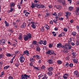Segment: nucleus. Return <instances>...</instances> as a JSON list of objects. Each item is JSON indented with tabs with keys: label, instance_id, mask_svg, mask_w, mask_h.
Segmentation results:
<instances>
[{
	"label": "nucleus",
	"instance_id": "1",
	"mask_svg": "<svg viewBox=\"0 0 79 79\" xmlns=\"http://www.w3.org/2000/svg\"><path fill=\"white\" fill-rule=\"evenodd\" d=\"M62 48H64L63 52L64 53H67L68 51L66 50H70V49H71V46L68 44H65L64 46H63V47H62Z\"/></svg>",
	"mask_w": 79,
	"mask_h": 79
},
{
	"label": "nucleus",
	"instance_id": "2",
	"mask_svg": "<svg viewBox=\"0 0 79 79\" xmlns=\"http://www.w3.org/2000/svg\"><path fill=\"white\" fill-rule=\"evenodd\" d=\"M46 54H47V55H56V53H55V51L51 50H49L48 52H46Z\"/></svg>",
	"mask_w": 79,
	"mask_h": 79
},
{
	"label": "nucleus",
	"instance_id": "3",
	"mask_svg": "<svg viewBox=\"0 0 79 79\" xmlns=\"http://www.w3.org/2000/svg\"><path fill=\"white\" fill-rule=\"evenodd\" d=\"M36 5H37V8H45V6L44 5L37 3Z\"/></svg>",
	"mask_w": 79,
	"mask_h": 79
},
{
	"label": "nucleus",
	"instance_id": "4",
	"mask_svg": "<svg viewBox=\"0 0 79 79\" xmlns=\"http://www.w3.org/2000/svg\"><path fill=\"white\" fill-rule=\"evenodd\" d=\"M19 60L20 61V62L21 63H23L25 60V59L24 58V57L22 56L19 58Z\"/></svg>",
	"mask_w": 79,
	"mask_h": 79
},
{
	"label": "nucleus",
	"instance_id": "5",
	"mask_svg": "<svg viewBox=\"0 0 79 79\" xmlns=\"http://www.w3.org/2000/svg\"><path fill=\"white\" fill-rule=\"evenodd\" d=\"M34 3H33V2H31V7L32 8H35V7H37V4H34Z\"/></svg>",
	"mask_w": 79,
	"mask_h": 79
},
{
	"label": "nucleus",
	"instance_id": "6",
	"mask_svg": "<svg viewBox=\"0 0 79 79\" xmlns=\"http://www.w3.org/2000/svg\"><path fill=\"white\" fill-rule=\"evenodd\" d=\"M5 43V40L4 39H2L0 40V44L1 45H4Z\"/></svg>",
	"mask_w": 79,
	"mask_h": 79
},
{
	"label": "nucleus",
	"instance_id": "7",
	"mask_svg": "<svg viewBox=\"0 0 79 79\" xmlns=\"http://www.w3.org/2000/svg\"><path fill=\"white\" fill-rule=\"evenodd\" d=\"M26 27V23L25 22H24L23 24H22V25L21 26V28H25Z\"/></svg>",
	"mask_w": 79,
	"mask_h": 79
},
{
	"label": "nucleus",
	"instance_id": "8",
	"mask_svg": "<svg viewBox=\"0 0 79 79\" xmlns=\"http://www.w3.org/2000/svg\"><path fill=\"white\" fill-rule=\"evenodd\" d=\"M48 62L49 63V64H53V62L52 59H49L48 60Z\"/></svg>",
	"mask_w": 79,
	"mask_h": 79
},
{
	"label": "nucleus",
	"instance_id": "9",
	"mask_svg": "<svg viewBox=\"0 0 79 79\" xmlns=\"http://www.w3.org/2000/svg\"><path fill=\"white\" fill-rule=\"evenodd\" d=\"M21 78L22 79H27V78H26V74L22 75L21 76Z\"/></svg>",
	"mask_w": 79,
	"mask_h": 79
},
{
	"label": "nucleus",
	"instance_id": "10",
	"mask_svg": "<svg viewBox=\"0 0 79 79\" xmlns=\"http://www.w3.org/2000/svg\"><path fill=\"white\" fill-rule=\"evenodd\" d=\"M27 36L28 37L29 39H31V38H32V35H31L30 33L28 34Z\"/></svg>",
	"mask_w": 79,
	"mask_h": 79
},
{
	"label": "nucleus",
	"instance_id": "11",
	"mask_svg": "<svg viewBox=\"0 0 79 79\" xmlns=\"http://www.w3.org/2000/svg\"><path fill=\"white\" fill-rule=\"evenodd\" d=\"M61 47H62V44L61 43H59L57 44V47L58 48H61Z\"/></svg>",
	"mask_w": 79,
	"mask_h": 79
},
{
	"label": "nucleus",
	"instance_id": "12",
	"mask_svg": "<svg viewBox=\"0 0 79 79\" xmlns=\"http://www.w3.org/2000/svg\"><path fill=\"white\" fill-rule=\"evenodd\" d=\"M15 6V4L14 2H12L10 4V7H14Z\"/></svg>",
	"mask_w": 79,
	"mask_h": 79
},
{
	"label": "nucleus",
	"instance_id": "13",
	"mask_svg": "<svg viewBox=\"0 0 79 79\" xmlns=\"http://www.w3.org/2000/svg\"><path fill=\"white\" fill-rule=\"evenodd\" d=\"M33 58H37L38 59H40V56H39L38 55H36L35 56H33Z\"/></svg>",
	"mask_w": 79,
	"mask_h": 79
},
{
	"label": "nucleus",
	"instance_id": "14",
	"mask_svg": "<svg viewBox=\"0 0 79 79\" xmlns=\"http://www.w3.org/2000/svg\"><path fill=\"white\" fill-rule=\"evenodd\" d=\"M29 39V37H28V36H27V35H26V36L24 37V40H25V41H27L28 39Z\"/></svg>",
	"mask_w": 79,
	"mask_h": 79
},
{
	"label": "nucleus",
	"instance_id": "15",
	"mask_svg": "<svg viewBox=\"0 0 79 79\" xmlns=\"http://www.w3.org/2000/svg\"><path fill=\"white\" fill-rule=\"evenodd\" d=\"M22 37H23V35L21 34H20L19 35V37L18 38V39L21 40L22 39Z\"/></svg>",
	"mask_w": 79,
	"mask_h": 79
},
{
	"label": "nucleus",
	"instance_id": "16",
	"mask_svg": "<svg viewBox=\"0 0 79 79\" xmlns=\"http://www.w3.org/2000/svg\"><path fill=\"white\" fill-rule=\"evenodd\" d=\"M24 53H25L27 55V56H29V51H24Z\"/></svg>",
	"mask_w": 79,
	"mask_h": 79
},
{
	"label": "nucleus",
	"instance_id": "17",
	"mask_svg": "<svg viewBox=\"0 0 79 79\" xmlns=\"http://www.w3.org/2000/svg\"><path fill=\"white\" fill-rule=\"evenodd\" d=\"M48 76H52V72L49 71L48 72Z\"/></svg>",
	"mask_w": 79,
	"mask_h": 79
},
{
	"label": "nucleus",
	"instance_id": "18",
	"mask_svg": "<svg viewBox=\"0 0 79 79\" xmlns=\"http://www.w3.org/2000/svg\"><path fill=\"white\" fill-rule=\"evenodd\" d=\"M56 8L57 9L59 10V9H61V8H62V7L61 6L57 5L56 6Z\"/></svg>",
	"mask_w": 79,
	"mask_h": 79
},
{
	"label": "nucleus",
	"instance_id": "19",
	"mask_svg": "<svg viewBox=\"0 0 79 79\" xmlns=\"http://www.w3.org/2000/svg\"><path fill=\"white\" fill-rule=\"evenodd\" d=\"M5 23L6 24V27H8V26H9V23L7 22V21H5Z\"/></svg>",
	"mask_w": 79,
	"mask_h": 79
},
{
	"label": "nucleus",
	"instance_id": "20",
	"mask_svg": "<svg viewBox=\"0 0 79 79\" xmlns=\"http://www.w3.org/2000/svg\"><path fill=\"white\" fill-rule=\"evenodd\" d=\"M39 44H41V45L43 44H44V40H40L39 42Z\"/></svg>",
	"mask_w": 79,
	"mask_h": 79
},
{
	"label": "nucleus",
	"instance_id": "21",
	"mask_svg": "<svg viewBox=\"0 0 79 79\" xmlns=\"http://www.w3.org/2000/svg\"><path fill=\"white\" fill-rule=\"evenodd\" d=\"M30 61L31 62H34L35 61V59L33 58H31L30 59Z\"/></svg>",
	"mask_w": 79,
	"mask_h": 79
},
{
	"label": "nucleus",
	"instance_id": "22",
	"mask_svg": "<svg viewBox=\"0 0 79 79\" xmlns=\"http://www.w3.org/2000/svg\"><path fill=\"white\" fill-rule=\"evenodd\" d=\"M73 7L70 6L69 7V10L70 11H72V10H73Z\"/></svg>",
	"mask_w": 79,
	"mask_h": 79
},
{
	"label": "nucleus",
	"instance_id": "23",
	"mask_svg": "<svg viewBox=\"0 0 79 79\" xmlns=\"http://www.w3.org/2000/svg\"><path fill=\"white\" fill-rule=\"evenodd\" d=\"M46 29H49V26L48 25H46L44 26Z\"/></svg>",
	"mask_w": 79,
	"mask_h": 79
},
{
	"label": "nucleus",
	"instance_id": "24",
	"mask_svg": "<svg viewBox=\"0 0 79 79\" xmlns=\"http://www.w3.org/2000/svg\"><path fill=\"white\" fill-rule=\"evenodd\" d=\"M53 69V68L52 67H50L48 68V70L49 71H52Z\"/></svg>",
	"mask_w": 79,
	"mask_h": 79
},
{
	"label": "nucleus",
	"instance_id": "25",
	"mask_svg": "<svg viewBox=\"0 0 79 79\" xmlns=\"http://www.w3.org/2000/svg\"><path fill=\"white\" fill-rule=\"evenodd\" d=\"M61 1L60 2V3H62V4H65L66 2H65V0H61Z\"/></svg>",
	"mask_w": 79,
	"mask_h": 79
},
{
	"label": "nucleus",
	"instance_id": "26",
	"mask_svg": "<svg viewBox=\"0 0 79 79\" xmlns=\"http://www.w3.org/2000/svg\"><path fill=\"white\" fill-rule=\"evenodd\" d=\"M40 48L39 47H37L36 48V51L37 52H40Z\"/></svg>",
	"mask_w": 79,
	"mask_h": 79
},
{
	"label": "nucleus",
	"instance_id": "27",
	"mask_svg": "<svg viewBox=\"0 0 79 79\" xmlns=\"http://www.w3.org/2000/svg\"><path fill=\"white\" fill-rule=\"evenodd\" d=\"M74 75H77L78 74V72L77 71H75L74 72Z\"/></svg>",
	"mask_w": 79,
	"mask_h": 79
},
{
	"label": "nucleus",
	"instance_id": "28",
	"mask_svg": "<svg viewBox=\"0 0 79 79\" xmlns=\"http://www.w3.org/2000/svg\"><path fill=\"white\" fill-rule=\"evenodd\" d=\"M46 16L48 17V16H50V14L49 13H46Z\"/></svg>",
	"mask_w": 79,
	"mask_h": 79
},
{
	"label": "nucleus",
	"instance_id": "29",
	"mask_svg": "<svg viewBox=\"0 0 79 79\" xmlns=\"http://www.w3.org/2000/svg\"><path fill=\"white\" fill-rule=\"evenodd\" d=\"M44 27H42L40 29V31L41 32H44Z\"/></svg>",
	"mask_w": 79,
	"mask_h": 79
},
{
	"label": "nucleus",
	"instance_id": "30",
	"mask_svg": "<svg viewBox=\"0 0 79 79\" xmlns=\"http://www.w3.org/2000/svg\"><path fill=\"white\" fill-rule=\"evenodd\" d=\"M9 67H10V66H6L4 67V69H8Z\"/></svg>",
	"mask_w": 79,
	"mask_h": 79
},
{
	"label": "nucleus",
	"instance_id": "31",
	"mask_svg": "<svg viewBox=\"0 0 79 79\" xmlns=\"http://www.w3.org/2000/svg\"><path fill=\"white\" fill-rule=\"evenodd\" d=\"M31 27L33 28V29H35L36 27H35V25H31Z\"/></svg>",
	"mask_w": 79,
	"mask_h": 79
},
{
	"label": "nucleus",
	"instance_id": "32",
	"mask_svg": "<svg viewBox=\"0 0 79 79\" xmlns=\"http://www.w3.org/2000/svg\"><path fill=\"white\" fill-rule=\"evenodd\" d=\"M32 43H33V44H34V45H36V44H37V41H33L32 42Z\"/></svg>",
	"mask_w": 79,
	"mask_h": 79
},
{
	"label": "nucleus",
	"instance_id": "33",
	"mask_svg": "<svg viewBox=\"0 0 79 79\" xmlns=\"http://www.w3.org/2000/svg\"><path fill=\"white\" fill-rule=\"evenodd\" d=\"M43 44H44V45H47V41H46V40H45L44 41V43L43 42Z\"/></svg>",
	"mask_w": 79,
	"mask_h": 79
},
{
	"label": "nucleus",
	"instance_id": "34",
	"mask_svg": "<svg viewBox=\"0 0 79 79\" xmlns=\"http://www.w3.org/2000/svg\"><path fill=\"white\" fill-rule=\"evenodd\" d=\"M41 69H45V66L44 65L42 66L41 67Z\"/></svg>",
	"mask_w": 79,
	"mask_h": 79
},
{
	"label": "nucleus",
	"instance_id": "35",
	"mask_svg": "<svg viewBox=\"0 0 79 79\" xmlns=\"http://www.w3.org/2000/svg\"><path fill=\"white\" fill-rule=\"evenodd\" d=\"M69 67H70V68H72V67H73V64L70 63L69 64Z\"/></svg>",
	"mask_w": 79,
	"mask_h": 79
},
{
	"label": "nucleus",
	"instance_id": "36",
	"mask_svg": "<svg viewBox=\"0 0 79 79\" xmlns=\"http://www.w3.org/2000/svg\"><path fill=\"white\" fill-rule=\"evenodd\" d=\"M72 35H73L74 36H75V35H76V32H75V31H73L72 32Z\"/></svg>",
	"mask_w": 79,
	"mask_h": 79
},
{
	"label": "nucleus",
	"instance_id": "37",
	"mask_svg": "<svg viewBox=\"0 0 79 79\" xmlns=\"http://www.w3.org/2000/svg\"><path fill=\"white\" fill-rule=\"evenodd\" d=\"M66 14L67 15H71V13L69 12H66Z\"/></svg>",
	"mask_w": 79,
	"mask_h": 79
},
{
	"label": "nucleus",
	"instance_id": "38",
	"mask_svg": "<svg viewBox=\"0 0 79 79\" xmlns=\"http://www.w3.org/2000/svg\"><path fill=\"white\" fill-rule=\"evenodd\" d=\"M57 63L58 64H61V63H62V62L61 60H59L57 61Z\"/></svg>",
	"mask_w": 79,
	"mask_h": 79
},
{
	"label": "nucleus",
	"instance_id": "39",
	"mask_svg": "<svg viewBox=\"0 0 79 79\" xmlns=\"http://www.w3.org/2000/svg\"><path fill=\"white\" fill-rule=\"evenodd\" d=\"M52 33L53 34V35H54V36H55H55L56 35V34L55 33V32L53 31L52 32Z\"/></svg>",
	"mask_w": 79,
	"mask_h": 79
},
{
	"label": "nucleus",
	"instance_id": "40",
	"mask_svg": "<svg viewBox=\"0 0 79 79\" xmlns=\"http://www.w3.org/2000/svg\"><path fill=\"white\" fill-rule=\"evenodd\" d=\"M13 9L14 8H12V7H10V12H12L13 11Z\"/></svg>",
	"mask_w": 79,
	"mask_h": 79
},
{
	"label": "nucleus",
	"instance_id": "41",
	"mask_svg": "<svg viewBox=\"0 0 79 79\" xmlns=\"http://www.w3.org/2000/svg\"><path fill=\"white\" fill-rule=\"evenodd\" d=\"M79 7H77V8L76 12H77V13H78V12H79Z\"/></svg>",
	"mask_w": 79,
	"mask_h": 79
},
{
	"label": "nucleus",
	"instance_id": "42",
	"mask_svg": "<svg viewBox=\"0 0 79 79\" xmlns=\"http://www.w3.org/2000/svg\"><path fill=\"white\" fill-rule=\"evenodd\" d=\"M72 55H73V56H77L76 55V52H73L72 53Z\"/></svg>",
	"mask_w": 79,
	"mask_h": 79
},
{
	"label": "nucleus",
	"instance_id": "43",
	"mask_svg": "<svg viewBox=\"0 0 79 79\" xmlns=\"http://www.w3.org/2000/svg\"><path fill=\"white\" fill-rule=\"evenodd\" d=\"M65 66L66 68H68V67L69 66V63H67V64H66Z\"/></svg>",
	"mask_w": 79,
	"mask_h": 79
},
{
	"label": "nucleus",
	"instance_id": "44",
	"mask_svg": "<svg viewBox=\"0 0 79 79\" xmlns=\"http://www.w3.org/2000/svg\"><path fill=\"white\" fill-rule=\"evenodd\" d=\"M6 56H8V57H10V56H11V55L10 53H8L6 55Z\"/></svg>",
	"mask_w": 79,
	"mask_h": 79
},
{
	"label": "nucleus",
	"instance_id": "45",
	"mask_svg": "<svg viewBox=\"0 0 79 79\" xmlns=\"http://www.w3.org/2000/svg\"><path fill=\"white\" fill-rule=\"evenodd\" d=\"M73 61L75 63H77V60H76L75 59H74Z\"/></svg>",
	"mask_w": 79,
	"mask_h": 79
},
{
	"label": "nucleus",
	"instance_id": "46",
	"mask_svg": "<svg viewBox=\"0 0 79 79\" xmlns=\"http://www.w3.org/2000/svg\"><path fill=\"white\" fill-rule=\"evenodd\" d=\"M3 74H4V72L3 71L1 73L0 77H2V76H3Z\"/></svg>",
	"mask_w": 79,
	"mask_h": 79
},
{
	"label": "nucleus",
	"instance_id": "47",
	"mask_svg": "<svg viewBox=\"0 0 79 79\" xmlns=\"http://www.w3.org/2000/svg\"><path fill=\"white\" fill-rule=\"evenodd\" d=\"M8 31L9 32H13V30H12L11 29H9L8 30Z\"/></svg>",
	"mask_w": 79,
	"mask_h": 79
},
{
	"label": "nucleus",
	"instance_id": "48",
	"mask_svg": "<svg viewBox=\"0 0 79 79\" xmlns=\"http://www.w3.org/2000/svg\"><path fill=\"white\" fill-rule=\"evenodd\" d=\"M52 15H53V16H57V14H56V13L55 12H54V13H53L52 14Z\"/></svg>",
	"mask_w": 79,
	"mask_h": 79
},
{
	"label": "nucleus",
	"instance_id": "49",
	"mask_svg": "<svg viewBox=\"0 0 79 79\" xmlns=\"http://www.w3.org/2000/svg\"><path fill=\"white\" fill-rule=\"evenodd\" d=\"M63 31H65V32H67L68 31V29L64 28L63 29Z\"/></svg>",
	"mask_w": 79,
	"mask_h": 79
},
{
	"label": "nucleus",
	"instance_id": "50",
	"mask_svg": "<svg viewBox=\"0 0 79 79\" xmlns=\"http://www.w3.org/2000/svg\"><path fill=\"white\" fill-rule=\"evenodd\" d=\"M59 19L60 21H63V17H61V18H59Z\"/></svg>",
	"mask_w": 79,
	"mask_h": 79
},
{
	"label": "nucleus",
	"instance_id": "51",
	"mask_svg": "<svg viewBox=\"0 0 79 79\" xmlns=\"http://www.w3.org/2000/svg\"><path fill=\"white\" fill-rule=\"evenodd\" d=\"M26 78L27 79V78H30V75H27L26 74Z\"/></svg>",
	"mask_w": 79,
	"mask_h": 79
},
{
	"label": "nucleus",
	"instance_id": "52",
	"mask_svg": "<svg viewBox=\"0 0 79 79\" xmlns=\"http://www.w3.org/2000/svg\"><path fill=\"white\" fill-rule=\"evenodd\" d=\"M43 75L42 74H41L40 75L38 76V77H43Z\"/></svg>",
	"mask_w": 79,
	"mask_h": 79
},
{
	"label": "nucleus",
	"instance_id": "53",
	"mask_svg": "<svg viewBox=\"0 0 79 79\" xmlns=\"http://www.w3.org/2000/svg\"><path fill=\"white\" fill-rule=\"evenodd\" d=\"M76 45H79V42H78V41H77L76 42Z\"/></svg>",
	"mask_w": 79,
	"mask_h": 79
},
{
	"label": "nucleus",
	"instance_id": "54",
	"mask_svg": "<svg viewBox=\"0 0 79 79\" xmlns=\"http://www.w3.org/2000/svg\"><path fill=\"white\" fill-rule=\"evenodd\" d=\"M48 7H49V8H52L53 7V6H52V5H48Z\"/></svg>",
	"mask_w": 79,
	"mask_h": 79
},
{
	"label": "nucleus",
	"instance_id": "55",
	"mask_svg": "<svg viewBox=\"0 0 79 79\" xmlns=\"http://www.w3.org/2000/svg\"><path fill=\"white\" fill-rule=\"evenodd\" d=\"M44 77L46 79H48V77H47V75L45 74L44 75Z\"/></svg>",
	"mask_w": 79,
	"mask_h": 79
},
{
	"label": "nucleus",
	"instance_id": "56",
	"mask_svg": "<svg viewBox=\"0 0 79 79\" xmlns=\"http://www.w3.org/2000/svg\"><path fill=\"white\" fill-rule=\"evenodd\" d=\"M52 45L51 44H50L49 45V48H52Z\"/></svg>",
	"mask_w": 79,
	"mask_h": 79
},
{
	"label": "nucleus",
	"instance_id": "57",
	"mask_svg": "<svg viewBox=\"0 0 79 79\" xmlns=\"http://www.w3.org/2000/svg\"><path fill=\"white\" fill-rule=\"evenodd\" d=\"M19 64H18V63L16 64H15V66L16 67H18V66H19Z\"/></svg>",
	"mask_w": 79,
	"mask_h": 79
},
{
	"label": "nucleus",
	"instance_id": "58",
	"mask_svg": "<svg viewBox=\"0 0 79 79\" xmlns=\"http://www.w3.org/2000/svg\"><path fill=\"white\" fill-rule=\"evenodd\" d=\"M71 45H72V46H74V45H75V44L74 43L72 42L71 43Z\"/></svg>",
	"mask_w": 79,
	"mask_h": 79
},
{
	"label": "nucleus",
	"instance_id": "59",
	"mask_svg": "<svg viewBox=\"0 0 79 79\" xmlns=\"http://www.w3.org/2000/svg\"><path fill=\"white\" fill-rule=\"evenodd\" d=\"M9 79H13V78L11 76H10L9 77Z\"/></svg>",
	"mask_w": 79,
	"mask_h": 79
},
{
	"label": "nucleus",
	"instance_id": "60",
	"mask_svg": "<svg viewBox=\"0 0 79 79\" xmlns=\"http://www.w3.org/2000/svg\"><path fill=\"white\" fill-rule=\"evenodd\" d=\"M61 34L62 35V36H64V35H65L64 33H63V32H62L61 33Z\"/></svg>",
	"mask_w": 79,
	"mask_h": 79
},
{
	"label": "nucleus",
	"instance_id": "61",
	"mask_svg": "<svg viewBox=\"0 0 79 79\" xmlns=\"http://www.w3.org/2000/svg\"><path fill=\"white\" fill-rule=\"evenodd\" d=\"M70 22L71 23H73V22H74V20L73 19L71 20H70Z\"/></svg>",
	"mask_w": 79,
	"mask_h": 79
},
{
	"label": "nucleus",
	"instance_id": "62",
	"mask_svg": "<svg viewBox=\"0 0 79 79\" xmlns=\"http://www.w3.org/2000/svg\"><path fill=\"white\" fill-rule=\"evenodd\" d=\"M59 18H60L58 16L56 17V19H57V20H59Z\"/></svg>",
	"mask_w": 79,
	"mask_h": 79
},
{
	"label": "nucleus",
	"instance_id": "63",
	"mask_svg": "<svg viewBox=\"0 0 79 79\" xmlns=\"http://www.w3.org/2000/svg\"><path fill=\"white\" fill-rule=\"evenodd\" d=\"M62 15V14L61 13H58V16H60Z\"/></svg>",
	"mask_w": 79,
	"mask_h": 79
},
{
	"label": "nucleus",
	"instance_id": "64",
	"mask_svg": "<svg viewBox=\"0 0 79 79\" xmlns=\"http://www.w3.org/2000/svg\"><path fill=\"white\" fill-rule=\"evenodd\" d=\"M53 22L52 20L50 21V24H53Z\"/></svg>",
	"mask_w": 79,
	"mask_h": 79
}]
</instances>
